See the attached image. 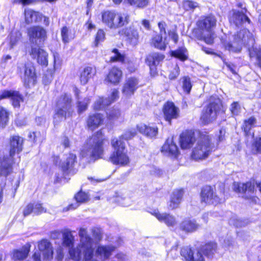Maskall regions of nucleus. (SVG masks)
<instances>
[{
	"label": "nucleus",
	"mask_w": 261,
	"mask_h": 261,
	"mask_svg": "<svg viewBox=\"0 0 261 261\" xmlns=\"http://www.w3.org/2000/svg\"><path fill=\"white\" fill-rule=\"evenodd\" d=\"M234 190L239 193H246L247 195L245 197L249 198L251 197V194H253L254 190V184H252L251 182L244 183H234Z\"/></svg>",
	"instance_id": "nucleus-26"
},
{
	"label": "nucleus",
	"mask_w": 261,
	"mask_h": 261,
	"mask_svg": "<svg viewBox=\"0 0 261 261\" xmlns=\"http://www.w3.org/2000/svg\"><path fill=\"white\" fill-rule=\"evenodd\" d=\"M10 98L14 107L18 108L20 102L23 101L22 97L18 92L12 90H5L0 93V100L5 98Z\"/></svg>",
	"instance_id": "nucleus-19"
},
{
	"label": "nucleus",
	"mask_w": 261,
	"mask_h": 261,
	"mask_svg": "<svg viewBox=\"0 0 261 261\" xmlns=\"http://www.w3.org/2000/svg\"><path fill=\"white\" fill-rule=\"evenodd\" d=\"M214 148L211 138L208 135L201 134L193 150L192 157L195 160L204 159L208 157Z\"/></svg>",
	"instance_id": "nucleus-5"
},
{
	"label": "nucleus",
	"mask_w": 261,
	"mask_h": 261,
	"mask_svg": "<svg viewBox=\"0 0 261 261\" xmlns=\"http://www.w3.org/2000/svg\"><path fill=\"white\" fill-rule=\"evenodd\" d=\"M179 74V69L177 65H175L173 71H171L169 75L170 80L175 79Z\"/></svg>",
	"instance_id": "nucleus-57"
},
{
	"label": "nucleus",
	"mask_w": 261,
	"mask_h": 261,
	"mask_svg": "<svg viewBox=\"0 0 261 261\" xmlns=\"http://www.w3.org/2000/svg\"><path fill=\"white\" fill-rule=\"evenodd\" d=\"M181 255L188 261H203L204 257L199 250L194 252L190 248H184L181 250Z\"/></svg>",
	"instance_id": "nucleus-22"
},
{
	"label": "nucleus",
	"mask_w": 261,
	"mask_h": 261,
	"mask_svg": "<svg viewBox=\"0 0 261 261\" xmlns=\"http://www.w3.org/2000/svg\"><path fill=\"white\" fill-rule=\"evenodd\" d=\"M201 199L202 202L208 204H217L220 202V199L215 194L213 189L208 186L202 188Z\"/></svg>",
	"instance_id": "nucleus-15"
},
{
	"label": "nucleus",
	"mask_w": 261,
	"mask_h": 261,
	"mask_svg": "<svg viewBox=\"0 0 261 261\" xmlns=\"http://www.w3.org/2000/svg\"><path fill=\"white\" fill-rule=\"evenodd\" d=\"M252 151L253 153H261V137L256 138L252 144Z\"/></svg>",
	"instance_id": "nucleus-50"
},
{
	"label": "nucleus",
	"mask_w": 261,
	"mask_h": 261,
	"mask_svg": "<svg viewBox=\"0 0 261 261\" xmlns=\"http://www.w3.org/2000/svg\"><path fill=\"white\" fill-rule=\"evenodd\" d=\"M76 200V202L69 204L68 207L64 208V211H68L69 210H74L76 208L80 203H84L87 202L89 200V195L87 193L80 191L77 193L74 196Z\"/></svg>",
	"instance_id": "nucleus-30"
},
{
	"label": "nucleus",
	"mask_w": 261,
	"mask_h": 261,
	"mask_svg": "<svg viewBox=\"0 0 261 261\" xmlns=\"http://www.w3.org/2000/svg\"><path fill=\"white\" fill-rule=\"evenodd\" d=\"M23 138L18 136H13L10 139V149L9 156L4 155L0 157L1 174L8 176L12 172L13 156L15 153H19L22 150Z\"/></svg>",
	"instance_id": "nucleus-2"
},
{
	"label": "nucleus",
	"mask_w": 261,
	"mask_h": 261,
	"mask_svg": "<svg viewBox=\"0 0 261 261\" xmlns=\"http://www.w3.org/2000/svg\"><path fill=\"white\" fill-rule=\"evenodd\" d=\"M198 6L196 2L192 1L186 0L183 2V7L186 11H193Z\"/></svg>",
	"instance_id": "nucleus-49"
},
{
	"label": "nucleus",
	"mask_w": 261,
	"mask_h": 261,
	"mask_svg": "<svg viewBox=\"0 0 261 261\" xmlns=\"http://www.w3.org/2000/svg\"><path fill=\"white\" fill-rule=\"evenodd\" d=\"M158 27L160 30V35H163V34H166V28L167 27V24L164 21H160L158 24Z\"/></svg>",
	"instance_id": "nucleus-58"
},
{
	"label": "nucleus",
	"mask_w": 261,
	"mask_h": 261,
	"mask_svg": "<svg viewBox=\"0 0 261 261\" xmlns=\"http://www.w3.org/2000/svg\"><path fill=\"white\" fill-rule=\"evenodd\" d=\"M40 252H35L33 255L34 261H41V255L44 260H49L53 257V247L50 242L46 240L40 241L38 245Z\"/></svg>",
	"instance_id": "nucleus-11"
},
{
	"label": "nucleus",
	"mask_w": 261,
	"mask_h": 261,
	"mask_svg": "<svg viewBox=\"0 0 261 261\" xmlns=\"http://www.w3.org/2000/svg\"><path fill=\"white\" fill-rule=\"evenodd\" d=\"M184 194L183 190H176L172 193L169 207L170 209L173 210L177 208L182 197Z\"/></svg>",
	"instance_id": "nucleus-33"
},
{
	"label": "nucleus",
	"mask_w": 261,
	"mask_h": 261,
	"mask_svg": "<svg viewBox=\"0 0 261 261\" xmlns=\"http://www.w3.org/2000/svg\"><path fill=\"white\" fill-rule=\"evenodd\" d=\"M164 56L158 53L149 54L146 58V63L149 66L150 74L155 76L157 73L156 66L164 59Z\"/></svg>",
	"instance_id": "nucleus-13"
},
{
	"label": "nucleus",
	"mask_w": 261,
	"mask_h": 261,
	"mask_svg": "<svg viewBox=\"0 0 261 261\" xmlns=\"http://www.w3.org/2000/svg\"><path fill=\"white\" fill-rule=\"evenodd\" d=\"M149 2V0H136L134 6L137 8H143L148 5Z\"/></svg>",
	"instance_id": "nucleus-56"
},
{
	"label": "nucleus",
	"mask_w": 261,
	"mask_h": 261,
	"mask_svg": "<svg viewBox=\"0 0 261 261\" xmlns=\"http://www.w3.org/2000/svg\"><path fill=\"white\" fill-rule=\"evenodd\" d=\"M139 131L150 138H153L156 136L158 133V128L154 126H148L145 124H141L138 126Z\"/></svg>",
	"instance_id": "nucleus-35"
},
{
	"label": "nucleus",
	"mask_w": 261,
	"mask_h": 261,
	"mask_svg": "<svg viewBox=\"0 0 261 261\" xmlns=\"http://www.w3.org/2000/svg\"><path fill=\"white\" fill-rule=\"evenodd\" d=\"M122 76V71L119 68L114 67L109 71L105 79V82L107 84L117 85L120 82Z\"/></svg>",
	"instance_id": "nucleus-20"
},
{
	"label": "nucleus",
	"mask_w": 261,
	"mask_h": 261,
	"mask_svg": "<svg viewBox=\"0 0 261 261\" xmlns=\"http://www.w3.org/2000/svg\"><path fill=\"white\" fill-rule=\"evenodd\" d=\"M112 103V100L109 98H104L103 97H99L94 101L93 105V109L96 111L103 110L106 107L110 105Z\"/></svg>",
	"instance_id": "nucleus-36"
},
{
	"label": "nucleus",
	"mask_w": 261,
	"mask_h": 261,
	"mask_svg": "<svg viewBox=\"0 0 261 261\" xmlns=\"http://www.w3.org/2000/svg\"><path fill=\"white\" fill-rule=\"evenodd\" d=\"M93 235L95 238L100 240L101 238V234L100 231L97 228H93L92 230Z\"/></svg>",
	"instance_id": "nucleus-64"
},
{
	"label": "nucleus",
	"mask_w": 261,
	"mask_h": 261,
	"mask_svg": "<svg viewBox=\"0 0 261 261\" xmlns=\"http://www.w3.org/2000/svg\"><path fill=\"white\" fill-rule=\"evenodd\" d=\"M29 53L32 58L36 59L39 64L45 66L47 65L48 54L43 49L39 47H32Z\"/></svg>",
	"instance_id": "nucleus-16"
},
{
	"label": "nucleus",
	"mask_w": 261,
	"mask_h": 261,
	"mask_svg": "<svg viewBox=\"0 0 261 261\" xmlns=\"http://www.w3.org/2000/svg\"><path fill=\"white\" fill-rule=\"evenodd\" d=\"M111 145L114 151L110 158L111 162L115 165L121 166L127 165L129 160L127 155L124 143L121 139L118 140L117 138H114L111 141Z\"/></svg>",
	"instance_id": "nucleus-7"
},
{
	"label": "nucleus",
	"mask_w": 261,
	"mask_h": 261,
	"mask_svg": "<svg viewBox=\"0 0 261 261\" xmlns=\"http://www.w3.org/2000/svg\"><path fill=\"white\" fill-rule=\"evenodd\" d=\"M199 227V225L194 220H185L180 224V228L189 232H191L196 230Z\"/></svg>",
	"instance_id": "nucleus-38"
},
{
	"label": "nucleus",
	"mask_w": 261,
	"mask_h": 261,
	"mask_svg": "<svg viewBox=\"0 0 261 261\" xmlns=\"http://www.w3.org/2000/svg\"><path fill=\"white\" fill-rule=\"evenodd\" d=\"M105 39V33L102 30H99L96 34L94 44L95 46H97L98 44L103 41Z\"/></svg>",
	"instance_id": "nucleus-52"
},
{
	"label": "nucleus",
	"mask_w": 261,
	"mask_h": 261,
	"mask_svg": "<svg viewBox=\"0 0 261 261\" xmlns=\"http://www.w3.org/2000/svg\"><path fill=\"white\" fill-rule=\"evenodd\" d=\"M253 41L254 39L252 38V34L248 30L243 29L241 30L237 35H235L234 41L232 43H227L224 45L228 50L237 53L241 51L243 44H248L249 42H251L252 44Z\"/></svg>",
	"instance_id": "nucleus-10"
},
{
	"label": "nucleus",
	"mask_w": 261,
	"mask_h": 261,
	"mask_svg": "<svg viewBox=\"0 0 261 261\" xmlns=\"http://www.w3.org/2000/svg\"><path fill=\"white\" fill-rule=\"evenodd\" d=\"M151 44L155 47L160 50H165L168 44L166 37L156 34L153 36L151 40Z\"/></svg>",
	"instance_id": "nucleus-32"
},
{
	"label": "nucleus",
	"mask_w": 261,
	"mask_h": 261,
	"mask_svg": "<svg viewBox=\"0 0 261 261\" xmlns=\"http://www.w3.org/2000/svg\"><path fill=\"white\" fill-rule=\"evenodd\" d=\"M9 112L3 107H0V128L6 126L8 122Z\"/></svg>",
	"instance_id": "nucleus-45"
},
{
	"label": "nucleus",
	"mask_w": 261,
	"mask_h": 261,
	"mask_svg": "<svg viewBox=\"0 0 261 261\" xmlns=\"http://www.w3.org/2000/svg\"><path fill=\"white\" fill-rule=\"evenodd\" d=\"M115 249L116 247L112 245H99L96 250V254L105 261L110 258Z\"/></svg>",
	"instance_id": "nucleus-23"
},
{
	"label": "nucleus",
	"mask_w": 261,
	"mask_h": 261,
	"mask_svg": "<svg viewBox=\"0 0 261 261\" xmlns=\"http://www.w3.org/2000/svg\"><path fill=\"white\" fill-rule=\"evenodd\" d=\"M124 34L127 41L132 45H136L139 43V35L138 31L133 27H129L125 29Z\"/></svg>",
	"instance_id": "nucleus-28"
},
{
	"label": "nucleus",
	"mask_w": 261,
	"mask_h": 261,
	"mask_svg": "<svg viewBox=\"0 0 261 261\" xmlns=\"http://www.w3.org/2000/svg\"><path fill=\"white\" fill-rule=\"evenodd\" d=\"M57 258L58 260H61L64 257V253L63 248L60 247L57 250Z\"/></svg>",
	"instance_id": "nucleus-63"
},
{
	"label": "nucleus",
	"mask_w": 261,
	"mask_h": 261,
	"mask_svg": "<svg viewBox=\"0 0 261 261\" xmlns=\"http://www.w3.org/2000/svg\"><path fill=\"white\" fill-rule=\"evenodd\" d=\"M102 22L108 28L116 29L127 25L129 16L125 13L106 11L102 14Z\"/></svg>",
	"instance_id": "nucleus-6"
},
{
	"label": "nucleus",
	"mask_w": 261,
	"mask_h": 261,
	"mask_svg": "<svg viewBox=\"0 0 261 261\" xmlns=\"http://www.w3.org/2000/svg\"><path fill=\"white\" fill-rule=\"evenodd\" d=\"M71 101V95L66 93L61 95L59 98L57 102L56 113L54 116L56 121H60L63 118H66L71 115L73 112Z\"/></svg>",
	"instance_id": "nucleus-9"
},
{
	"label": "nucleus",
	"mask_w": 261,
	"mask_h": 261,
	"mask_svg": "<svg viewBox=\"0 0 261 261\" xmlns=\"http://www.w3.org/2000/svg\"><path fill=\"white\" fill-rule=\"evenodd\" d=\"M114 55L111 57L110 61L112 62H120L123 63L125 60V56L120 54L117 49L112 50Z\"/></svg>",
	"instance_id": "nucleus-47"
},
{
	"label": "nucleus",
	"mask_w": 261,
	"mask_h": 261,
	"mask_svg": "<svg viewBox=\"0 0 261 261\" xmlns=\"http://www.w3.org/2000/svg\"><path fill=\"white\" fill-rule=\"evenodd\" d=\"M33 204V213L35 215H39L42 213L45 212L46 211L42 205L40 203H35Z\"/></svg>",
	"instance_id": "nucleus-54"
},
{
	"label": "nucleus",
	"mask_w": 261,
	"mask_h": 261,
	"mask_svg": "<svg viewBox=\"0 0 261 261\" xmlns=\"http://www.w3.org/2000/svg\"><path fill=\"white\" fill-rule=\"evenodd\" d=\"M33 204L32 203H30L26 206V207L24 208L23 210V215L24 216H27L31 214L32 213H33Z\"/></svg>",
	"instance_id": "nucleus-59"
},
{
	"label": "nucleus",
	"mask_w": 261,
	"mask_h": 261,
	"mask_svg": "<svg viewBox=\"0 0 261 261\" xmlns=\"http://www.w3.org/2000/svg\"><path fill=\"white\" fill-rule=\"evenodd\" d=\"M95 70L91 67L85 68L81 73V83L83 85L87 84L89 80L95 74Z\"/></svg>",
	"instance_id": "nucleus-39"
},
{
	"label": "nucleus",
	"mask_w": 261,
	"mask_h": 261,
	"mask_svg": "<svg viewBox=\"0 0 261 261\" xmlns=\"http://www.w3.org/2000/svg\"><path fill=\"white\" fill-rule=\"evenodd\" d=\"M28 34L31 42L38 43L44 41L46 38V31L40 26L31 27L28 30Z\"/></svg>",
	"instance_id": "nucleus-12"
},
{
	"label": "nucleus",
	"mask_w": 261,
	"mask_h": 261,
	"mask_svg": "<svg viewBox=\"0 0 261 261\" xmlns=\"http://www.w3.org/2000/svg\"><path fill=\"white\" fill-rule=\"evenodd\" d=\"M163 113L165 119L171 123V119L179 116V110L173 102H167L164 106Z\"/></svg>",
	"instance_id": "nucleus-18"
},
{
	"label": "nucleus",
	"mask_w": 261,
	"mask_h": 261,
	"mask_svg": "<svg viewBox=\"0 0 261 261\" xmlns=\"http://www.w3.org/2000/svg\"><path fill=\"white\" fill-rule=\"evenodd\" d=\"M138 80L135 77H132L126 79L122 89L123 96L130 97L138 88Z\"/></svg>",
	"instance_id": "nucleus-14"
},
{
	"label": "nucleus",
	"mask_w": 261,
	"mask_h": 261,
	"mask_svg": "<svg viewBox=\"0 0 261 261\" xmlns=\"http://www.w3.org/2000/svg\"><path fill=\"white\" fill-rule=\"evenodd\" d=\"M162 152L168 155L176 157L178 153L177 146L173 142L172 139H168L162 148Z\"/></svg>",
	"instance_id": "nucleus-29"
},
{
	"label": "nucleus",
	"mask_w": 261,
	"mask_h": 261,
	"mask_svg": "<svg viewBox=\"0 0 261 261\" xmlns=\"http://www.w3.org/2000/svg\"><path fill=\"white\" fill-rule=\"evenodd\" d=\"M103 138L101 131H98L87 141L86 146L81 151L83 157L90 156L95 160L101 158L103 153Z\"/></svg>",
	"instance_id": "nucleus-4"
},
{
	"label": "nucleus",
	"mask_w": 261,
	"mask_h": 261,
	"mask_svg": "<svg viewBox=\"0 0 261 261\" xmlns=\"http://www.w3.org/2000/svg\"><path fill=\"white\" fill-rule=\"evenodd\" d=\"M151 214L160 222H164L168 226H174L176 221L174 216L167 213H160L158 210H153Z\"/></svg>",
	"instance_id": "nucleus-25"
},
{
	"label": "nucleus",
	"mask_w": 261,
	"mask_h": 261,
	"mask_svg": "<svg viewBox=\"0 0 261 261\" xmlns=\"http://www.w3.org/2000/svg\"><path fill=\"white\" fill-rule=\"evenodd\" d=\"M217 245L215 243H209L203 246L199 251L208 258L213 257L215 253L216 252Z\"/></svg>",
	"instance_id": "nucleus-37"
},
{
	"label": "nucleus",
	"mask_w": 261,
	"mask_h": 261,
	"mask_svg": "<svg viewBox=\"0 0 261 261\" xmlns=\"http://www.w3.org/2000/svg\"><path fill=\"white\" fill-rule=\"evenodd\" d=\"M18 68L21 72H24L23 79L24 83H29L32 80L34 81L35 75V68L31 62L19 65Z\"/></svg>",
	"instance_id": "nucleus-17"
},
{
	"label": "nucleus",
	"mask_w": 261,
	"mask_h": 261,
	"mask_svg": "<svg viewBox=\"0 0 261 261\" xmlns=\"http://www.w3.org/2000/svg\"><path fill=\"white\" fill-rule=\"evenodd\" d=\"M171 55L181 61L186 60L188 58L187 50L185 47H181L176 50L172 51Z\"/></svg>",
	"instance_id": "nucleus-43"
},
{
	"label": "nucleus",
	"mask_w": 261,
	"mask_h": 261,
	"mask_svg": "<svg viewBox=\"0 0 261 261\" xmlns=\"http://www.w3.org/2000/svg\"><path fill=\"white\" fill-rule=\"evenodd\" d=\"M107 114L108 119L112 121L121 119V112L119 109L113 108L107 112Z\"/></svg>",
	"instance_id": "nucleus-42"
},
{
	"label": "nucleus",
	"mask_w": 261,
	"mask_h": 261,
	"mask_svg": "<svg viewBox=\"0 0 261 261\" xmlns=\"http://www.w3.org/2000/svg\"><path fill=\"white\" fill-rule=\"evenodd\" d=\"M216 19L213 15L199 20L197 22L198 29L194 32L195 37L199 40L204 41L207 44L213 43L214 33L213 30L216 26Z\"/></svg>",
	"instance_id": "nucleus-3"
},
{
	"label": "nucleus",
	"mask_w": 261,
	"mask_h": 261,
	"mask_svg": "<svg viewBox=\"0 0 261 261\" xmlns=\"http://www.w3.org/2000/svg\"><path fill=\"white\" fill-rule=\"evenodd\" d=\"M61 36L62 40L64 43H68L74 38V36L70 34L66 27H63L61 30Z\"/></svg>",
	"instance_id": "nucleus-48"
},
{
	"label": "nucleus",
	"mask_w": 261,
	"mask_h": 261,
	"mask_svg": "<svg viewBox=\"0 0 261 261\" xmlns=\"http://www.w3.org/2000/svg\"><path fill=\"white\" fill-rule=\"evenodd\" d=\"M79 235L80 242L76 248H71L74 243V237L69 230L64 232L63 244L65 246L69 248V253L72 259L79 261L83 258L85 261H89L94 255L93 240L88 235L86 229L84 228L80 229Z\"/></svg>",
	"instance_id": "nucleus-1"
},
{
	"label": "nucleus",
	"mask_w": 261,
	"mask_h": 261,
	"mask_svg": "<svg viewBox=\"0 0 261 261\" xmlns=\"http://www.w3.org/2000/svg\"><path fill=\"white\" fill-rule=\"evenodd\" d=\"M230 110L233 115H237L241 111V107L238 102H233L230 106Z\"/></svg>",
	"instance_id": "nucleus-53"
},
{
	"label": "nucleus",
	"mask_w": 261,
	"mask_h": 261,
	"mask_svg": "<svg viewBox=\"0 0 261 261\" xmlns=\"http://www.w3.org/2000/svg\"><path fill=\"white\" fill-rule=\"evenodd\" d=\"M73 92L76 98L78 100V112L81 113L87 109L88 104L89 103L90 99L89 98H86L84 99V101H79L80 90L76 87H74Z\"/></svg>",
	"instance_id": "nucleus-40"
},
{
	"label": "nucleus",
	"mask_w": 261,
	"mask_h": 261,
	"mask_svg": "<svg viewBox=\"0 0 261 261\" xmlns=\"http://www.w3.org/2000/svg\"><path fill=\"white\" fill-rule=\"evenodd\" d=\"M104 119L103 115L100 113L91 114L87 119V125L91 130H93L103 123Z\"/></svg>",
	"instance_id": "nucleus-24"
},
{
	"label": "nucleus",
	"mask_w": 261,
	"mask_h": 261,
	"mask_svg": "<svg viewBox=\"0 0 261 261\" xmlns=\"http://www.w3.org/2000/svg\"><path fill=\"white\" fill-rule=\"evenodd\" d=\"M118 96L119 91L118 90L115 89L113 90L111 96L107 98H109L110 100H112V102H113L118 98Z\"/></svg>",
	"instance_id": "nucleus-60"
},
{
	"label": "nucleus",
	"mask_w": 261,
	"mask_h": 261,
	"mask_svg": "<svg viewBox=\"0 0 261 261\" xmlns=\"http://www.w3.org/2000/svg\"><path fill=\"white\" fill-rule=\"evenodd\" d=\"M136 133L135 132L130 131L126 132L122 136V138L125 140H128L134 137Z\"/></svg>",
	"instance_id": "nucleus-62"
},
{
	"label": "nucleus",
	"mask_w": 261,
	"mask_h": 261,
	"mask_svg": "<svg viewBox=\"0 0 261 261\" xmlns=\"http://www.w3.org/2000/svg\"><path fill=\"white\" fill-rule=\"evenodd\" d=\"M229 223L237 227L244 226L247 224L246 222L242 219H230Z\"/></svg>",
	"instance_id": "nucleus-55"
},
{
	"label": "nucleus",
	"mask_w": 261,
	"mask_h": 261,
	"mask_svg": "<svg viewBox=\"0 0 261 261\" xmlns=\"http://www.w3.org/2000/svg\"><path fill=\"white\" fill-rule=\"evenodd\" d=\"M76 155L73 153H69L64 163L61 165L63 170L66 171L73 167L75 162Z\"/></svg>",
	"instance_id": "nucleus-41"
},
{
	"label": "nucleus",
	"mask_w": 261,
	"mask_h": 261,
	"mask_svg": "<svg viewBox=\"0 0 261 261\" xmlns=\"http://www.w3.org/2000/svg\"><path fill=\"white\" fill-rule=\"evenodd\" d=\"M21 36V34L18 30L12 31L10 35V46L12 48L17 43Z\"/></svg>",
	"instance_id": "nucleus-46"
},
{
	"label": "nucleus",
	"mask_w": 261,
	"mask_h": 261,
	"mask_svg": "<svg viewBox=\"0 0 261 261\" xmlns=\"http://www.w3.org/2000/svg\"><path fill=\"white\" fill-rule=\"evenodd\" d=\"M29 252V249L27 247H24L20 250L15 251L13 257L15 260L23 259L27 256Z\"/></svg>",
	"instance_id": "nucleus-44"
},
{
	"label": "nucleus",
	"mask_w": 261,
	"mask_h": 261,
	"mask_svg": "<svg viewBox=\"0 0 261 261\" xmlns=\"http://www.w3.org/2000/svg\"><path fill=\"white\" fill-rule=\"evenodd\" d=\"M182 88L185 92L189 93L192 88V84L189 77H184L182 81Z\"/></svg>",
	"instance_id": "nucleus-51"
},
{
	"label": "nucleus",
	"mask_w": 261,
	"mask_h": 261,
	"mask_svg": "<svg viewBox=\"0 0 261 261\" xmlns=\"http://www.w3.org/2000/svg\"><path fill=\"white\" fill-rule=\"evenodd\" d=\"M230 22L236 26H239L245 22L250 23V19L245 14L243 10L241 12L234 11L232 15L230 18Z\"/></svg>",
	"instance_id": "nucleus-31"
},
{
	"label": "nucleus",
	"mask_w": 261,
	"mask_h": 261,
	"mask_svg": "<svg viewBox=\"0 0 261 261\" xmlns=\"http://www.w3.org/2000/svg\"><path fill=\"white\" fill-rule=\"evenodd\" d=\"M169 36L174 41L175 43H177L178 40V36L174 31H169L168 33Z\"/></svg>",
	"instance_id": "nucleus-61"
},
{
	"label": "nucleus",
	"mask_w": 261,
	"mask_h": 261,
	"mask_svg": "<svg viewBox=\"0 0 261 261\" xmlns=\"http://www.w3.org/2000/svg\"><path fill=\"white\" fill-rule=\"evenodd\" d=\"M256 119L254 117H251L248 119L245 120L242 128L245 135L248 137H254L253 128L255 126Z\"/></svg>",
	"instance_id": "nucleus-34"
},
{
	"label": "nucleus",
	"mask_w": 261,
	"mask_h": 261,
	"mask_svg": "<svg viewBox=\"0 0 261 261\" xmlns=\"http://www.w3.org/2000/svg\"><path fill=\"white\" fill-rule=\"evenodd\" d=\"M222 108V104L220 99L211 97L209 104L203 109L202 112L200 119L202 123L208 124L215 120Z\"/></svg>",
	"instance_id": "nucleus-8"
},
{
	"label": "nucleus",
	"mask_w": 261,
	"mask_h": 261,
	"mask_svg": "<svg viewBox=\"0 0 261 261\" xmlns=\"http://www.w3.org/2000/svg\"><path fill=\"white\" fill-rule=\"evenodd\" d=\"M180 144L182 149L190 148L195 142L194 133L192 131H186L180 136Z\"/></svg>",
	"instance_id": "nucleus-21"
},
{
	"label": "nucleus",
	"mask_w": 261,
	"mask_h": 261,
	"mask_svg": "<svg viewBox=\"0 0 261 261\" xmlns=\"http://www.w3.org/2000/svg\"><path fill=\"white\" fill-rule=\"evenodd\" d=\"M25 21L27 24L37 23L42 19V14L32 9H25L24 12Z\"/></svg>",
	"instance_id": "nucleus-27"
}]
</instances>
